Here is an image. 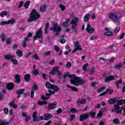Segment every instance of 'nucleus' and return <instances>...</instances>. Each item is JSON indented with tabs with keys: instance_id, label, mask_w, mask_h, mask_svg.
Instances as JSON below:
<instances>
[{
	"instance_id": "e2e57ef3",
	"label": "nucleus",
	"mask_w": 125,
	"mask_h": 125,
	"mask_svg": "<svg viewBox=\"0 0 125 125\" xmlns=\"http://www.w3.org/2000/svg\"><path fill=\"white\" fill-rule=\"evenodd\" d=\"M32 54H33V53H32L31 52L28 53L26 55V56H25V58H28V57H29V56H30V55H32Z\"/></svg>"
},
{
	"instance_id": "2f4dec72",
	"label": "nucleus",
	"mask_w": 125,
	"mask_h": 125,
	"mask_svg": "<svg viewBox=\"0 0 125 125\" xmlns=\"http://www.w3.org/2000/svg\"><path fill=\"white\" fill-rule=\"evenodd\" d=\"M29 5H30V1L25 2V3L23 4V6L25 7V8H26V9H28Z\"/></svg>"
},
{
	"instance_id": "bb28decb",
	"label": "nucleus",
	"mask_w": 125,
	"mask_h": 125,
	"mask_svg": "<svg viewBox=\"0 0 125 125\" xmlns=\"http://www.w3.org/2000/svg\"><path fill=\"white\" fill-rule=\"evenodd\" d=\"M89 17H90V15L88 14H87L84 17V22H87V21H88V20H89Z\"/></svg>"
},
{
	"instance_id": "4d7b16f0",
	"label": "nucleus",
	"mask_w": 125,
	"mask_h": 125,
	"mask_svg": "<svg viewBox=\"0 0 125 125\" xmlns=\"http://www.w3.org/2000/svg\"><path fill=\"white\" fill-rule=\"evenodd\" d=\"M54 49L56 51H59V47H58V46L55 45L54 46Z\"/></svg>"
},
{
	"instance_id": "7ed1b4c3",
	"label": "nucleus",
	"mask_w": 125,
	"mask_h": 125,
	"mask_svg": "<svg viewBox=\"0 0 125 125\" xmlns=\"http://www.w3.org/2000/svg\"><path fill=\"white\" fill-rule=\"evenodd\" d=\"M45 86L46 87H47V88L49 89L48 91L49 93V94L46 93V96H50L51 94L55 93V91H57L58 90V87H57V86L51 84L48 82L46 83Z\"/></svg>"
},
{
	"instance_id": "39448f33",
	"label": "nucleus",
	"mask_w": 125,
	"mask_h": 125,
	"mask_svg": "<svg viewBox=\"0 0 125 125\" xmlns=\"http://www.w3.org/2000/svg\"><path fill=\"white\" fill-rule=\"evenodd\" d=\"M79 20V18L75 17L70 22V24L72 25V29L75 32H77V23H78Z\"/></svg>"
},
{
	"instance_id": "58836bf2",
	"label": "nucleus",
	"mask_w": 125,
	"mask_h": 125,
	"mask_svg": "<svg viewBox=\"0 0 125 125\" xmlns=\"http://www.w3.org/2000/svg\"><path fill=\"white\" fill-rule=\"evenodd\" d=\"M122 66H123L122 63H119L115 65L114 68L115 69H120V68H122Z\"/></svg>"
},
{
	"instance_id": "3c124183",
	"label": "nucleus",
	"mask_w": 125,
	"mask_h": 125,
	"mask_svg": "<svg viewBox=\"0 0 125 125\" xmlns=\"http://www.w3.org/2000/svg\"><path fill=\"white\" fill-rule=\"evenodd\" d=\"M33 58H35L36 60H39V56H38V54H34V55L32 56Z\"/></svg>"
},
{
	"instance_id": "de8ad7c7",
	"label": "nucleus",
	"mask_w": 125,
	"mask_h": 125,
	"mask_svg": "<svg viewBox=\"0 0 125 125\" xmlns=\"http://www.w3.org/2000/svg\"><path fill=\"white\" fill-rule=\"evenodd\" d=\"M68 25H69V24L68 23V21H65L62 23V26L63 27H68Z\"/></svg>"
},
{
	"instance_id": "c85d7f7f",
	"label": "nucleus",
	"mask_w": 125,
	"mask_h": 125,
	"mask_svg": "<svg viewBox=\"0 0 125 125\" xmlns=\"http://www.w3.org/2000/svg\"><path fill=\"white\" fill-rule=\"evenodd\" d=\"M9 106L10 107H13V108H14L15 109L17 108V104H14V101H12L10 103Z\"/></svg>"
},
{
	"instance_id": "cd10ccee",
	"label": "nucleus",
	"mask_w": 125,
	"mask_h": 125,
	"mask_svg": "<svg viewBox=\"0 0 125 125\" xmlns=\"http://www.w3.org/2000/svg\"><path fill=\"white\" fill-rule=\"evenodd\" d=\"M67 87H69V88H70L71 90H73V91H78V89L76 87H73L69 85H67Z\"/></svg>"
},
{
	"instance_id": "9b49d317",
	"label": "nucleus",
	"mask_w": 125,
	"mask_h": 125,
	"mask_svg": "<svg viewBox=\"0 0 125 125\" xmlns=\"http://www.w3.org/2000/svg\"><path fill=\"white\" fill-rule=\"evenodd\" d=\"M86 31L88 34H92L94 32V29L93 27L90 26L89 24H87L86 28Z\"/></svg>"
},
{
	"instance_id": "9d476101",
	"label": "nucleus",
	"mask_w": 125,
	"mask_h": 125,
	"mask_svg": "<svg viewBox=\"0 0 125 125\" xmlns=\"http://www.w3.org/2000/svg\"><path fill=\"white\" fill-rule=\"evenodd\" d=\"M42 36V28H41L39 30L37 31L36 35L34 37V40L36 41L37 39H41Z\"/></svg>"
},
{
	"instance_id": "f257e3e1",
	"label": "nucleus",
	"mask_w": 125,
	"mask_h": 125,
	"mask_svg": "<svg viewBox=\"0 0 125 125\" xmlns=\"http://www.w3.org/2000/svg\"><path fill=\"white\" fill-rule=\"evenodd\" d=\"M67 77L70 78V83L76 86L84 83V80L83 79L77 77L74 75H69L68 73H65L63 75L64 80H65Z\"/></svg>"
},
{
	"instance_id": "7c9ffc66",
	"label": "nucleus",
	"mask_w": 125,
	"mask_h": 125,
	"mask_svg": "<svg viewBox=\"0 0 125 125\" xmlns=\"http://www.w3.org/2000/svg\"><path fill=\"white\" fill-rule=\"evenodd\" d=\"M0 38L2 39V41L4 42L5 41V39L6 38V35L4 33H2L0 35Z\"/></svg>"
},
{
	"instance_id": "052dcab7",
	"label": "nucleus",
	"mask_w": 125,
	"mask_h": 125,
	"mask_svg": "<svg viewBox=\"0 0 125 125\" xmlns=\"http://www.w3.org/2000/svg\"><path fill=\"white\" fill-rule=\"evenodd\" d=\"M60 42L63 44L66 42V40L64 39H62L60 40Z\"/></svg>"
},
{
	"instance_id": "f8f14e48",
	"label": "nucleus",
	"mask_w": 125,
	"mask_h": 125,
	"mask_svg": "<svg viewBox=\"0 0 125 125\" xmlns=\"http://www.w3.org/2000/svg\"><path fill=\"white\" fill-rule=\"evenodd\" d=\"M113 92H114V90H113V89H107V90H105L104 92L100 94V96H103L105 95V94H106L108 93H109V94H112V93H113Z\"/></svg>"
},
{
	"instance_id": "0eeeda50",
	"label": "nucleus",
	"mask_w": 125,
	"mask_h": 125,
	"mask_svg": "<svg viewBox=\"0 0 125 125\" xmlns=\"http://www.w3.org/2000/svg\"><path fill=\"white\" fill-rule=\"evenodd\" d=\"M74 49L72 51V53H75L77 50L81 51L82 50V47L80 45L79 43V42L77 41L76 42H73Z\"/></svg>"
},
{
	"instance_id": "c756f323",
	"label": "nucleus",
	"mask_w": 125,
	"mask_h": 125,
	"mask_svg": "<svg viewBox=\"0 0 125 125\" xmlns=\"http://www.w3.org/2000/svg\"><path fill=\"white\" fill-rule=\"evenodd\" d=\"M14 86V85L12 83H9L7 85V87L8 89H12L13 88V87Z\"/></svg>"
},
{
	"instance_id": "aec40b11",
	"label": "nucleus",
	"mask_w": 125,
	"mask_h": 125,
	"mask_svg": "<svg viewBox=\"0 0 125 125\" xmlns=\"http://www.w3.org/2000/svg\"><path fill=\"white\" fill-rule=\"evenodd\" d=\"M47 8V6L46 5H43L41 6L40 8V10L41 12H44L45 9Z\"/></svg>"
},
{
	"instance_id": "338daca9",
	"label": "nucleus",
	"mask_w": 125,
	"mask_h": 125,
	"mask_svg": "<svg viewBox=\"0 0 125 125\" xmlns=\"http://www.w3.org/2000/svg\"><path fill=\"white\" fill-rule=\"evenodd\" d=\"M29 119H30V116H27L25 117V122L27 123L28 121H29Z\"/></svg>"
},
{
	"instance_id": "0e129e2a",
	"label": "nucleus",
	"mask_w": 125,
	"mask_h": 125,
	"mask_svg": "<svg viewBox=\"0 0 125 125\" xmlns=\"http://www.w3.org/2000/svg\"><path fill=\"white\" fill-rule=\"evenodd\" d=\"M95 39H96V36H93L90 37V41H93V40H95Z\"/></svg>"
},
{
	"instance_id": "09e8293b",
	"label": "nucleus",
	"mask_w": 125,
	"mask_h": 125,
	"mask_svg": "<svg viewBox=\"0 0 125 125\" xmlns=\"http://www.w3.org/2000/svg\"><path fill=\"white\" fill-rule=\"evenodd\" d=\"M5 89H3L1 93L0 94V100L2 99V93H5Z\"/></svg>"
},
{
	"instance_id": "72a5a7b5",
	"label": "nucleus",
	"mask_w": 125,
	"mask_h": 125,
	"mask_svg": "<svg viewBox=\"0 0 125 125\" xmlns=\"http://www.w3.org/2000/svg\"><path fill=\"white\" fill-rule=\"evenodd\" d=\"M38 104H39V105H45V104H47V102H46L45 101H39L38 102Z\"/></svg>"
},
{
	"instance_id": "4c0bfd02",
	"label": "nucleus",
	"mask_w": 125,
	"mask_h": 125,
	"mask_svg": "<svg viewBox=\"0 0 125 125\" xmlns=\"http://www.w3.org/2000/svg\"><path fill=\"white\" fill-rule=\"evenodd\" d=\"M9 125V122L4 123L2 120H0V125Z\"/></svg>"
},
{
	"instance_id": "6e6d98bb",
	"label": "nucleus",
	"mask_w": 125,
	"mask_h": 125,
	"mask_svg": "<svg viewBox=\"0 0 125 125\" xmlns=\"http://www.w3.org/2000/svg\"><path fill=\"white\" fill-rule=\"evenodd\" d=\"M3 111L5 114H8V108L7 107L4 108Z\"/></svg>"
},
{
	"instance_id": "423d86ee",
	"label": "nucleus",
	"mask_w": 125,
	"mask_h": 125,
	"mask_svg": "<svg viewBox=\"0 0 125 125\" xmlns=\"http://www.w3.org/2000/svg\"><path fill=\"white\" fill-rule=\"evenodd\" d=\"M54 31V32H56V35L58 36L59 35V33L61 31V27L58 26L57 23H55L53 24V27L50 28V31Z\"/></svg>"
},
{
	"instance_id": "6ab92c4d",
	"label": "nucleus",
	"mask_w": 125,
	"mask_h": 125,
	"mask_svg": "<svg viewBox=\"0 0 125 125\" xmlns=\"http://www.w3.org/2000/svg\"><path fill=\"white\" fill-rule=\"evenodd\" d=\"M52 118V115L50 114H47L44 115V119L45 121H47V120H50Z\"/></svg>"
},
{
	"instance_id": "5701e85b",
	"label": "nucleus",
	"mask_w": 125,
	"mask_h": 125,
	"mask_svg": "<svg viewBox=\"0 0 125 125\" xmlns=\"http://www.w3.org/2000/svg\"><path fill=\"white\" fill-rule=\"evenodd\" d=\"M37 112H34L33 113V122H37L39 121V118L37 117Z\"/></svg>"
},
{
	"instance_id": "bf43d9fd",
	"label": "nucleus",
	"mask_w": 125,
	"mask_h": 125,
	"mask_svg": "<svg viewBox=\"0 0 125 125\" xmlns=\"http://www.w3.org/2000/svg\"><path fill=\"white\" fill-rule=\"evenodd\" d=\"M51 53H50V51H47L44 53V55H46L47 56H50Z\"/></svg>"
},
{
	"instance_id": "a878e982",
	"label": "nucleus",
	"mask_w": 125,
	"mask_h": 125,
	"mask_svg": "<svg viewBox=\"0 0 125 125\" xmlns=\"http://www.w3.org/2000/svg\"><path fill=\"white\" fill-rule=\"evenodd\" d=\"M7 15V11H3L0 12V17H4V16H6Z\"/></svg>"
},
{
	"instance_id": "37998d69",
	"label": "nucleus",
	"mask_w": 125,
	"mask_h": 125,
	"mask_svg": "<svg viewBox=\"0 0 125 125\" xmlns=\"http://www.w3.org/2000/svg\"><path fill=\"white\" fill-rule=\"evenodd\" d=\"M32 73L35 76H36L37 75H39V70H38L37 69H34L32 72Z\"/></svg>"
},
{
	"instance_id": "680f3d73",
	"label": "nucleus",
	"mask_w": 125,
	"mask_h": 125,
	"mask_svg": "<svg viewBox=\"0 0 125 125\" xmlns=\"http://www.w3.org/2000/svg\"><path fill=\"white\" fill-rule=\"evenodd\" d=\"M23 3H24V2L23 1H21L20 2L19 5V8H20L23 6Z\"/></svg>"
},
{
	"instance_id": "4468645a",
	"label": "nucleus",
	"mask_w": 125,
	"mask_h": 125,
	"mask_svg": "<svg viewBox=\"0 0 125 125\" xmlns=\"http://www.w3.org/2000/svg\"><path fill=\"white\" fill-rule=\"evenodd\" d=\"M113 80H115V77L113 76H109L107 77H106L104 79V82L105 83H109V82L111 81H113Z\"/></svg>"
},
{
	"instance_id": "dca6fc26",
	"label": "nucleus",
	"mask_w": 125,
	"mask_h": 125,
	"mask_svg": "<svg viewBox=\"0 0 125 125\" xmlns=\"http://www.w3.org/2000/svg\"><path fill=\"white\" fill-rule=\"evenodd\" d=\"M86 102V100L84 99H83L82 100H81L80 99H78L77 102V104H85V102Z\"/></svg>"
},
{
	"instance_id": "c03bdc74",
	"label": "nucleus",
	"mask_w": 125,
	"mask_h": 125,
	"mask_svg": "<svg viewBox=\"0 0 125 125\" xmlns=\"http://www.w3.org/2000/svg\"><path fill=\"white\" fill-rule=\"evenodd\" d=\"M12 41V39H11V38L7 39V40H6L7 44H10V43H11Z\"/></svg>"
},
{
	"instance_id": "5fc2aeb1",
	"label": "nucleus",
	"mask_w": 125,
	"mask_h": 125,
	"mask_svg": "<svg viewBox=\"0 0 125 125\" xmlns=\"http://www.w3.org/2000/svg\"><path fill=\"white\" fill-rule=\"evenodd\" d=\"M74 118H75V115H70V117L69 118V121H73L74 120Z\"/></svg>"
},
{
	"instance_id": "a18cd8bd",
	"label": "nucleus",
	"mask_w": 125,
	"mask_h": 125,
	"mask_svg": "<svg viewBox=\"0 0 125 125\" xmlns=\"http://www.w3.org/2000/svg\"><path fill=\"white\" fill-rule=\"evenodd\" d=\"M87 66H88V64L87 63H86L84 64L83 67V69L86 71V68H87Z\"/></svg>"
},
{
	"instance_id": "e433bc0d",
	"label": "nucleus",
	"mask_w": 125,
	"mask_h": 125,
	"mask_svg": "<svg viewBox=\"0 0 125 125\" xmlns=\"http://www.w3.org/2000/svg\"><path fill=\"white\" fill-rule=\"evenodd\" d=\"M120 31H121V27H117L114 29V32L115 34H117V33H119Z\"/></svg>"
},
{
	"instance_id": "ea45409f",
	"label": "nucleus",
	"mask_w": 125,
	"mask_h": 125,
	"mask_svg": "<svg viewBox=\"0 0 125 125\" xmlns=\"http://www.w3.org/2000/svg\"><path fill=\"white\" fill-rule=\"evenodd\" d=\"M11 62H13V64L14 65H17L18 64V61L16 59H12V60L11 61Z\"/></svg>"
},
{
	"instance_id": "20e7f679",
	"label": "nucleus",
	"mask_w": 125,
	"mask_h": 125,
	"mask_svg": "<svg viewBox=\"0 0 125 125\" xmlns=\"http://www.w3.org/2000/svg\"><path fill=\"white\" fill-rule=\"evenodd\" d=\"M31 17L28 19V22L30 23L33 22V21H36L39 19L40 17H41V15L39 14V12L37 11L36 9H34L31 11Z\"/></svg>"
},
{
	"instance_id": "4be33fe9",
	"label": "nucleus",
	"mask_w": 125,
	"mask_h": 125,
	"mask_svg": "<svg viewBox=\"0 0 125 125\" xmlns=\"http://www.w3.org/2000/svg\"><path fill=\"white\" fill-rule=\"evenodd\" d=\"M16 53L19 57H22L23 56V52L21 50L17 49L16 51Z\"/></svg>"
},
{
	"instance_id": "393cba45",
	"label": "nucleus",
	"mask_w": 125,
	"mask_h": 125,
	"mask_svg": "<svg viewBox=\"0 0 125 125\" xmlns=\"http://www.w3.org/2000/svg\"><path fill=\"white\" fill-rule=\"evenodd\" d=\"M31 78V75L29 74H25L24 76V80L26 82H29Z\"/></svg>"
},
{
	"instance_id": "a19ab883",
	"label": "nucleus",
	"mask_w": 125,
	"mask_h": 125,
	"mask_svg": "<svg viewBox=\"0 0 125 125\" xmlns=\"http://www.w3.org/2000/svg\"><path fill=\"white\" fill-rule=\"evenodd\" d=\"M60 8L61 9L62 11H64L65 10V5L63 4H60Z\"/></svg>"
},
{
	"instance_id": "13d9d810",
	"label": "nucleus",
	"mask_w": 125,
	"mask_h": 125,
	"mask_svg": "<svg viewBox=\"0 0 125 125\" xmlns=\"http://www.w3.org/2000/svg\"><path fill=\"white\" fill-rule=\"evenodd\" d=\"M97 16V15H96V14H95V13L91 15V18H92V19H95V18H96Z\"/></svg>"
},
{
	"instance_id": "ddd939ff",
	"label": "nucleus",
	"mask_w": 125,
	"mask_h": 125,
	"mask_svg": "<svg viewBox=\"0 0 125 125\" xmlns=\"http://www.w3.org/2000/svg\"><path fill=\"white\" fill-rule=\"evenodd\" d=\"M38 89V85L36 84H33V89L31 92V98H34V94L35 93V90Z\"/></svg>"
},
{
	"instance_id": "603ef678",
	"label": "nucleus",
	"mask_w": 125,
	"mask_h": 125,
	"mask_svg": "<svg viewBox=\"0 0 125 125\" xmlns=\"http://www.w3.org/2000/svg\"><path fill=\"white\" fill-rule=\"evenodd\" d=\"M70 112L71 113H77L78 111H77V109H76L74 108H72L70 109Z\"/></svg>"
},
{
	"instance_id": "f03ea898",
	"label": "nucleus",
	"mask_w": 125,
	"mask_h": 125,
	"mask_svg": "<svg viewBox=\"0 0 125 125\" xmlns=\"http://www.w3.org/2000/svg\"><path fill=\"white\" fill-rule=\"evenodd\" d=\"M116 102H119L117 104L114 105V109L116 113L117 114H119L120 113H122V111H123L124 109V106H122L121 107H120V105H122V104H125V99L123 101V100L121 101H118V98H115L114 99H110L108 101V103L109 104H114V103H116Z\"/></svg>"
},
{
	"instance_id": "473e14b6",
	"label": "nucleus",
	"mask_w": 125,
	"mask_h": 125,
	"mask_svg": "<svg viewBox=\"0 0 125 125\" xmlns=\"http://www.w3.org/2000/svg\"><path fill=\"white\" fill-rule=\"evenodd\" d=\"M104 34L105 36H107V37H110V36H112V35H113V32L111 31H107L106 32H104Z\"/></svg>"
},
{
	"instance_id": "a211bd4d",
	"label": "nucleus",
	"mask_w": 125,
	"mask_h": 125,
	"mask_svg": "<svg viewBox=\"0 0 125 125\" xmlns=\"http://www.w3.org/2000/svg\"><path fill=\"white\" fill-rule=\"evenodd\" d=\"M24 91H25V89H20L18 90L17 91V94L18 95L17 96V98H19L20 97V94H22V93H23V92H24Z\"/></svg>"
},
{
	"instance_id": "79ce46f5",
	"label": "nucleus",
	"mask_w": 125,
	"mask_h": 125,
	"mask_svg": "<svg viewBox=\"0 0 125 125\" xmlns=\"http://www.w3.org/2000/svg\"><path fill=\"white\" fill-rule=\"evenodd\" d=\"M113 124L114 125H119L120 124V123L119 122V120L115 119L113 120Z\"/></svg>"
},
{
	"instance_id": "c9c22d12",
	"label": "nucleus",
	"mask_w": 125,
	"mask_h": 125,
	"mask_svg": "<svg viewBox=\"0 0 125 125\" xmlns=\"http://www.w3.org/2000/svg\"><path fill=\"white\" fill-rule=\"evenodd\" d=\"M106 89V87L104 86L101 88H100L99 90H98L97 92L98 93H100V92H102V91H104V90H105Z\"/></svg>"
},
{
	"instance_id": "f3484780",
	"label": "nucleus",
	"mask_w": 125,
	"mask_h": 125,
	"mask_svg": "<svg viewBox=\"0 0 125 125\" xmlns=\"http://www.w3.org/2000/svg\"><path fill=\"white\" fill-rule=\"evenodd\" d=\"M87 118H88V115L87 114H83L80 116V121L83 122V120H85V119H87Z\"/></svg>"
},
{
	"instance_id": "1a4fd4ad",
	"label": "nucleus",
	"mask_w": 125,
	"mask_h": 125,
	"mask_svg": "<svg viewBox=\"0 0 125 125\" xmlns=\"http://www.w3.org/2000/svg\"><path fill=\"white\" fill-rule=\"evenodd\" d=\"M59 70V67L58 66H56L52 70H51L50 72V74L51 75H54L55 74H56V73L58 72V75L59 76H61V72L60 71H58Z\"/></svg>"
},
{
	"instance_id": "49530a36",
	"label": "nucleus",
	"mask_w": 125,
	"mask_h": 125,
	"mask_svg": "<svg viewBox=\"0 0 125 125\" xmlns=\"http://www.w3.org/2000/svg\"><path fill=\"white\" fill-rule=\"evenodd\" d=\"M14 22H15V21L13 19L8 20V25L9 24H14Z\"/></svg>"
},
{
	"instance_id": "b1692460",
	"label": "nucleus",
	"mask_w": 125,
	"mask_h": 125,
	"mask_svg": "<svg viewBox=\"0 0 125 125\" xmlns=\"http://www.w3.org/2000/svg\"><path fill=\"white\" fill-rule=\"evenodd\" d=\"M15 79H16V83H20V77L19 76V75L16 74L15 76Z\"/></svg>"
},
{
	"instance_id": "f704fd0d",
	"label": "nucleus",
	"mask_w": 125,
	"mask_h": 125,
	"mask_svg": "<svg viewBox=\"0 0 125 125\" xmlns=\"http://www.w3.org/2000/svg\"><path fill=\"white\" fill-rule=\"evenodd\" d=\"M122 83H123V81L122 80V79H121L120 80H119L115 83L118 88H119V87H120V85H119V84Z\"/></svg>"
},
{
	"instance_id": "412c9836",
	"label": "nucleus",
	"mask_w": 125,
	"mask_h": 125,
	"mask_svg": "<svg viewBox=\"0 0 125 125\" xmlns=\"http://www.w3.org/2000/svg\"><path fill=\"white\" fill-rule=\"evenodd\" d=\"M13 59V56H12V55H6L4 56V59H5L6 60H10L11 61V60Z\"/></svg>"
},
{
	"instance_id": "864d4df0",
	"label": "nucleus",
	"mask_w": 125,
	"mask_h": 125,
	"mask_svg": "<svg viewBox=\"0 0 125 125\" xmlns=\"http://www.w3.org/2000/svg\"><path fill=\"white\" fill-rule=\"evenodd\" d=\"M71 66H72V64L71 63V62H67L66 65V68H70Z\"/></svg>"
},
{
	"instance_id": "8fccbe9b",
	"label": "nucleus",
	"mask_w": 125,
	"mask_h": 125,
	"mask_svg": "<svg viewBox=\"0 0 125 125\" xmlns=\"http://www.w3.org/2000/svg\"><path fill=\"white\" fill-rule=\"evenodd\" d=\"M1 25L3 26L4 25H8V21H3L1 22Z\"/></svg>"
},
{
	"instance_id": "2eb2a0df",
	"label": "nucleus",
	"mask_w": 125,
	"mask_h": 125,
	"mask_svg": "<svg viewBox=\"0 0 125 125\" xmlns=\"http://www.w3.org/2000/svg\"><path fill=\"white\" fill-rule=\"evenodd\" d=\"M56 105H57V103H55L54 104H50L48 105V109L49 110L52 109L53 110L56 107Z\"/></svg>"
},
{
	"instance_id": "69168bd1",
	"label": "nucleus",
	"mask_w": 125,
	"mask_h": 125,
	"mask_svg": "<svg viewBox=\"0 0 125 125\" xmlns=\"http://www.w3.org/2000/svg\"><path fill=\"white\" fill-rule=\"evenodd\" d=\"M102 116V112L100 111L99 113L97 114V117H99V118H100Z\"/></svg>"
},
{
	"instance_id": "6e6552de",
	"label": "nucleus",
	"mask_w": 125,
	"mask_h": 125,
	"mask_svg": "<svg viewBox=\"0 0 125 125\" xmlns=\"http://www.w3.org/2000/svg\"><path fill=\"white\" fill-rule=\"evenodd\" d=\"M109 18L111 19V20H112L113 22L114 23H116L119 21V17H118L117 14L115 13L110 14L109 15Z\"/></svg>"
},
{
	"instance_id": "774afa93",
	"label": "nucleus",
	"mask_w": 125,
	"mask_h": 125,
	"mask_svg": "<svg viewBox=\"0 0 125 125\" xmlns=\"http://www.w3.org/2000/svg\"><path fill=\"white\" fill-rule=\"evenodd\" d=\"M51 124V121H49L47 123H45L44 125H49Z\"/></svg>"
}]
</instances>
